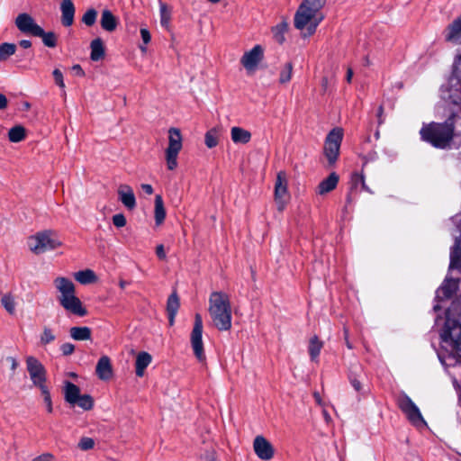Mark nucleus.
I'll use <instances>...</instances> for the list:
<instances>
[{
  "label": "nucleus",
  "instance_id": "1",
  "mask_svg": "<svg viewBox=\"0 0 461 461\" xmlns=\"http://www.w3.org/2000/svg\"><path fill=\"white\" fill-rule=\"evenodd\" d=\"M458 113H451L442 122L423 123L420 130V140L435 149H448L455 146Z\"/></svg>",
  "mask_w": 461,
  "mask_h": 461
},
{
  "label": "nucleus",
  "instance_id": "2",
  "mask_svg": "<svg viewBox=\"0 0 461 461\" xmlns=\"http://www.w3.org/2000/svg\"><path fill=\"white\" fill-rule=\"evenodd\" d=\"M209 313L215 328L220 331L231 329V305L223 292H212L209 298Z\"/></svg>",
  "mask_w": 461,
  "mask_h": 461
},
{
  "label": "nucleus",
  "instance_id": "3",
  "mask_svg": "<svg viewBox=\"0 0 461 461\" xmlns=\"http://www.w3.org/2000/svg\"><path fill=\"white\" fill-rule=\"evenodd\" d=\"M326 0H303L295 13L294 23L298 30L306 27L307 34L312 35L323 16H317L318 12L324 6Z\"/></svg>",
  "mask_w": 461,
  "mask_h": 461
},
{
  "label": "nucleus",
  "instance_id": "4",
  "mask_svg": "<svg viewBox=\"0 0 461 461\" xmlns=\"http://www.w3.org/2000/svg\"><path fill=\"white\" fill-rule=\"evenodd\" d=\"M54 285L60 293L58 301L66 311L79 317L87 315V310L83 306L80 299L76 296V287L70 279L59 276L54 280Z\"/></svg>",
  "mask_w": 461,
  "mask_h": 461
},
{
  "label": "nucleus",
  "instance_id": "5",
  "mask_svg": "<svg viewBox=\"0 0 461 461\" xmlns=\"http://www.w3.org/2000/svg\"><path fill=\"white\" fill-rule=\"evenodd\" d=\"M396 403L411 425L416 428L427 426V422L423 419L420 409L405 393H401L398 395Z\"/></svg>",
  "mask_w": 461,
  "mask_h": 461
},
{
  "label": "nucleus",
  "instance_id": "6",
  "mask_svg": "<svg viewBox=\"0 0 461 461\" xmlns=\"http://www.w3.org/2000/svg\"><path fill=\"white\" fill-rule=\"evenodd\" d=\"M440 337L443 342L449 344L452 350L461 357V323L457 320L447 317Z\"/></svg>",
  "mask_w": 461,
  "mask_h": 461
},
{
  "label": "nucleus",
  "instance_id": "7",
  "mask_svg": "<svg viewBox=\"0 0 461 461\" xmlns=\"http://www.w3.org/2000/svg\"><path fill=\"white\" fill-rule=\"evenodd\" d=\"M54 232L51 230H44L36 233V235L30 237L29 247L30 249L39 255L46 252L47 250L55 249L61 246V242L53 238Z\"/></svg>",
  "mask_w": 461,
  "mask_h": 461
},
{
  "label": "nucleus",
  "instance_id": "8",
  "mask_svg": "<svg viewBox=\"0 0 461 461\" xmlns=\"http://www.w3.org/2000/svg\"><path fill=\"white\" fill-rule=\"evenodd\" d=\"M168 146L166 149V160L168 170H174L177 167V156L182 149V135L177 128H170L168 131Z\"/></svg>",
  "mask_w": 461,
  "mask_h": 461
},
{
  "label": "nucleus",
  "instance_id": "9",
  "mask_svg": "<svg viewBox=\"0 0 461 461\" xmlns=\"http://www.w3.org/2000/svg\"><path fill=\"white\" fill-rule=\"evenodd\" d=\"M342 139L343 131L340 128L332 129L326 137L324 154L330 166H333L339 158Z\"/></svg>",
  "mask_w": 461,
  "mask_h": 461
},
{
  "label": "nucleus",
  "instance_id": "10",
  "mask_svg": "<svg viewBox=\"0 0 461 461\" xmlns=\"http://www.w3.org/2000/svg\"><path fill=\"white\" fill-rule=\"evenodd\" d=\"M202 335H203V320H202V316L199 313H196L194 316V328L191 332V345H192V348L194 350V356L200 362H203L205 360Z\"/></svg>",
  "mask_w": 461,
  "mask_h": 461
},
{
  "label": "nucleus",
  "instance_id": "11",
  "mask_svg": "<svg viewBox=\"0 0 461 461\" xmlns=\"http://www.w3.org/2000/svg\"><path fill=\"white\" fill-rule=\"evenodd\" d=\"M26 367L32 384L41 388L45 386L47 372L44 366L35 357L30 356L26 358Z\"/></svg>",
  "mask_w": 461,
  "mask_h": 461
},
{
  "label": "nucleus",
  "instance_id": "12",
  "mask_svg": "<svg viewBox=\"0 0 461 461\" xmlns=\"http://www.w3.org/2000/svg\"><path fill=\"white\" fill-rule=\"evenodd\" d=\"M288 180L285 171H279L276 175L275 183V200L277 203L279 211H283L285 207L284 198L288 195Z\"/></svg>",
  "mask_w": 461,
  "mask_h": 461
},
{
  "label": "nucleus",
  "instance_id": "13",
  "mask_svg": "<svg viewBox=\"0 0 461 461\" xmlns=\"http://www.w3.org/2000/svg\"><path fill=\"white\" fill-rule=\"evenodd\" d=\"M264 58V50L260 45L254 46L244 53L240 63L247 70H254Z\"/></svg>",
  "mask_w": 461,
  "mask_h": 461
},
{
  "label": "nucleus",
  "instance_id": "14",
  "mask_svg": "<svg viewBox=\"0 0 461 461\" xmlns=\"http://www.w3.org/2000/svg\"><path fill=\"white\" fill-rule=\"evenodd\" d=\"M15 25L20 32L32 36H35L41 28L34 19L26 13L18 14L15 19Z\"/></svg>",
  "mask_w": 461,
  "mask_h": 461
},
{
  "label": "nucleus",
  "instance_id": "15",
  "mask_svg": "<svg viewBox=\"0 0 461 461\" xmlns=\"http://www.w3.org/2000/svg\"><path fill=\"white\" fill-rule=\"evenodd\" d=\"M256 455L261 460H269L274 456L275 449L272 444L263 436H257L253 442Z\"/></svg>",
  "mask_w": 461,
  "mask_h": 461
},
{
  "label": "nucleus",
  "instance_id": "16",
  "mask_svg": "<svg viewBox=\"0 0 461 461\" xmlns=\"http://www.w3.org/2000/svg\"><path fill=\"white\" fill-rule=\"evenodd\" d=\"M363 367L360 364H352L348 369V379L358 393H363V384L361 378L363 376Z\"/></svg>",
  "mask_w": 461,
  "mask_h": 461
},
{
  "label": "nucleus",
  "instance_id": "17",
  "mask_svg": "<svg viewBox=\"0 0 461 461\" xmlns=\"http://www.w3.org/2000/svg\"><path fill=\"white\" fill-rule=\"evenodd\" d=\"M118 196L121 203L130 211L136 207V198L132 188L128 185H121L118 188Z\"/></svg>",
  "mask_w": 461,
  "mask_h": 461
},
{
  "label": "nucleus",
  "instance_id": "18",
  "mask_svg": "<svg viewBox=\"0 0 461 461\" xmlns=\"http://www.w3.org/2000/svg\"><path fill=\"white\" fill-rule=\"evenodd\" d=\"M61 24L69 27L74 23L76 8L71 0H62L60 4Z\"/></svg>",
  "mask_w": 461,
  "mask_h": 461
},
{
  "label": "nucleus",
  "instance_id": "19",
  "mask_svg": "<svg viewBox=\"0 0 461 461\" xmlns=\"http://www.w3.org/2000/svg\"><path fill=\"white\" fill-rule=\"evenodd\" d=\"M457 281L450 278L446 279L437 290V298L440 301L450 299L457 290Z\"/></svg>",
  "mask_w": 461,
  "mask_h": 461
},
{
  "label": "nucleus",
  "instance_id": "20",
  "mask_svg": "<svg viewBox=\"0 0 461 461\" xmlns=\"http://www.w3.org/2000/svg\"><path fill=\"white\" fill-rule=\"evenodd\" d=\"M95 373L97 376L104 381H106L112 377L113 367L111 360L107 356H103L99 358L95 367Z\"/></svg>",
  "mask_w": 461,
  "mask_h": 461
},
{
  "label": "nucleus",
  "instance_id": "21",
  "mask_svg": "<svg viewBox=\"0 0 461 461\" xmlns=\"http://www.w3.org/2000/svg\"><path fill=\"white\" fill-rule=\"evenodd\" d=\"M445 39L447 41L458 44L461 38V15L455 19L446 29Z\"/></svg>",
  "mask_w": 461,
  "mask_h": 461
},
{
  "label": "nucleus",
  "instance_id": "22",
  "mask_svg": "<svg viewBox=\"0 0 461 461\" xmlns=\"http://www.w3.org/2000/svg\"><path fill=\"white\" fill-rule=\"evenodd\" d=\"M339 177L336 172H331L328 177L321 181L317 187V193L323 195L334 190L339 183Z\"/></svg>",
  "mask_w": 461,
  "mask_h": 461
},
{
  "label": "nucleus",
  "instance_id": "23",
  "mask_svg": "<svg viewBox=\"0 0 461 461\" xmlns=\"http://www.w3.org/2000/svg\"><path fill=\"white\" fill-rule=\"evenodd\" d=\"M180 307L179 297L176 292H173L167 298V312L168 317V323L173 326L175 323V318Z\"/></svg>",
  "mask_w": 461,
  "mask_h": 461
},
{
  "label": "nucleus",
  "instance_id": "24",
  "mask_svg": "<svg viewBox=\"0 0 461 461\" xmlns=\"http://www.w3.org/2000/svg\"><path fill=\"white\" fill-rule=\"evenodd\" d=\"M118 23L119 22L117 17L110 10H103L100 24L104 31L109 32H114L118 26Z\"/></svg>",
  "mask_w": 461,
  "mask_h": 461
},
{
  "label": "nucleus",
  "instance_id": "25",
  "mask_svg": "<svg viewBox=\"0 0 461 461\" xmlns=\"http://www.w3.org/2000/svg\"><path fill=\"white\" fill-rule=\"evenodd\" d=\"M63 392L65 401L70 405L75 406L77 398L80 396V388L69 381H65Z\"/></svg>",
  "mask_w": 461,
  "mask_h": 461
},
{
  "label": "nucleus",
  "instance_id": "26",
  "mask_svg": "<svg viewBox=\"0 0 461 461\" xmlns=\"http://www.w3.org/2000/svg\"><path fill=\"white\" fill-rule=\"evenodd\" d=\"M152 357L149 353L142 351L140 352L136 357L135 362V373L138 377H142L145 373V369L151 363Z\"/></svg>",
  "mask_w": 461,
  "mask_h": 461
},
{
  "label": "nucleus",
  "instance_id": "27",
  "mask_svg": "<svg viewBox=\"0 0 461 461\" xmlns=\"http://www.w3.org/2000/svg\"><path fill=\"white\" fill-rule=\"evenodd\" d=\"M90 59L93 61L102 60L105 56V48L101 38L93 40L90 43Z\"/></svg>",
  "mask_w": 461,
  "mask_h": 461
},
{
  "label": "nucleus",
  "instance_id": "28",
  "mask_svg": "<svg viewBox=\"0 0 461 461\" xmlns=\"http://www.w3.org/2000/svg\"><path fill=\"white\" fill-rule=\"evenodd\" d=\"M230 135L234 143L247 144L251 140V133L240 127H232Z\"/></svg>",
  "mask_w": 461,
  "mask_h": 461
},
{
  "label": "nucleus",
  "instance_id": "29",
  "mask_svg": "<svg viewBox=\"0 0 461 461\" xmlns=\"http://www.w3.org/2000/svg\"><path fill=\"white\" fill-rule=\"evenodd\" d=\"M323 348V342L317 335L312 336L309 340L308 352L312 361L316 362Z\"/></svg>",
  "mask_w": 461,
  "mask_h": 461
},
{
  "label": "nucleus",
  "instance_id": "30",
  "mask_svg": "<svg viewBox=\"0 0 461 461\" xmlns=\"http://www.w3.org/2000/svg\"><path fill=\"white\" fill-rule=\"evenodd\" d=\"M70 337L75 340H88L91 339L92 330L90 328L84 327H72L69 330Z\"/></svg>",
  "mask_w": 461,
  "mask_h": 461
},
{
  "label": "nucleus",
  "instance_id": "31",
  "mask_svg": "<svg viewBox=\"0 0 461 461\" xmlns=\"http://www.w3.org/2000/svg\"><path fill=\"white\" fill-rule=\"evenodd\" d=\"M155 222L157 225H160L163 223L166 218V209L164 206V202L162 196L160 194H157L155 197Z\"/></svg>",
  "mask_w": 461,
  "mask_h": 461
},
{
  "label": "nucleus",
  "instance_id": "32",
  "mask_svg": "<svg viewBox=\"0 0 461 461\" xmlns=\"http://www.w3.org/2000/svg\"><path fill=\"white\" fill-rule=\"evenodd\" d=\"M34 37H40L48 48H55L58 44V36L54 32H45L41 27Z\"/></svg>",
  "mask_w": 461,
  "mask_h": 461
},
{
  "label": "nucleus",
  "instance_id": "33",
  "mask_svg": "<svg viewBox=\"0 0 461 461\" xmlns=\"http://www.w3.org/2000/svg\"><path fill=\"white\" fill-rule=\"evenodd\" d=\"M75 279L82 285H87L95 282L97 277L93 270L86 269L77 272Z\"/></svg>",
  "mask_w": 461,
  "mask_h": 461
},
{
  "label": "nucleus",
  "instance_id": "34",
  "mask_svg": "<svg viewBox=\"0 0 461 461\" xmlns=\"http://www.w3.org/2000/svg\"><path fill=\"white\" fill-rule=\"evenodd\" d=\"M287 31L288 23L285 21H283L273 27L272 32L275 41L279 44H283L285 41V34Z\"/></svg>",
  "mask_w": 461,
  "mask_h": 461
},
{
  "label": "nucleus",
  "instance_id": "35",
  "mask_svg": "<svg viewBox=\"0 0 461 461\" xmlns=\"http://www.w3.org/2000/svg\"><path fill=\"white\" fill-rule=\"evenodd\" d=\"M26 137L24 127L16 125L9 130L8 138L11 142H20Z\"/></svg>",
  "mask_w": 461,
  "mask_h": 461
},
{
  "label": "nucleus",
  "instance_id": "36",
  "mask_svg": "<svg viewBox=\"0 0 461 461\" xmlns=\"http://www.w3.org/2000/svg\"><path fill=\"white\" fill-rule=\"evenodd\" d=\"M219 142V131L216 128H212L206 131L204 135V143L207 148L212 149L218 145Z\"/></svg>",
  "mask_w": 461,
  "mask_h": 461
},
{
  "label": "nucleus",
  "instance_id": "37",
  "mask_svg": "<svg viewBox=\"0 0 461 461\" xmlns=\"http://www.w3.org/2000/svg\"><path fill=\"white\" fill-rule=\"evenodd\" d=\"M14 43L4 42L0 44V61H5L16 51Z\"/></svg>",
  "mask_w": 461,
  "mask_h": 461
},
{
  "label": "nucleus",
  "instance_id": "38",
  "mask_svg": "<svg viewBox=\"0 0 461 461\" xmlns=\"http://www.w3.org/2000/svg\"><path fill=\"white\" fill-rule=\"evenodd\" d=\"M293 63L292 62H286L283 68L280 71L279 75V83L280 84H286L288 83L292 78L293 74Z\"/></svg>",
  "mask_w": 461,
  "mask_h": 461
},
{
  "label": "nucleus",
  "instance_id": "39",
  "mask_svg": "<svg viewBox=\"0 0 461 461\" xmlns=\"http://www.w3.org/2000/svg\"><path fill=\"white\" fill-rule=\"evenodd\" d=\"M76 405L79 406L84 411H90L94 407V399L90 394H80Z\"/></svg>",
  "mask_w": 461,
  "mask_h": 461
},
{
  "label": "nucleus",
  "instance_id": "40",
  "mask_svg": "<svg viewBox=\"0 0 461 461\" xmlns=\"http://www.w3.org/2000/svg\"><path fill=\"white\" fill-rule=\"evenodd\" d=\"M160 23L163 27H167L171 19V10L165 3H160Z\"/></svg>",
  "mask_w": 461,
  "mask_h": 461
},
{
  "label": "nucleus",
  "instance_id": "41",
  "mask_svg": "<svg viewBox=\"0 0 461 461\" xmlns=\"http://www.w3.org/2000/svg\"><path fill=\"white\" fill-rule=\"evenodd\" d=\"M97 18V11L94 8H89L82 16V23H84L86 26H93Z\"/></svg>",
  "mask_w": 461,
  "mask_h": 461
},
{
  "label": "nucleus",
  "instance_id": "42",
  "mask_svg": "<svg viewBox=\"0 0 461 461\" xmlns=\"http://www.w3.org/2000/svg\"><path fill=\"white\" fill-rule=\"evenodd\" d=\"M39 389L41 390V395L43 396V401H44V403L46 404L47 411L49 413H51L53 411V407H52V401H51V396H50L49 388L47 387V385H45V386H41Z\"/></svg>",
  "mask_w": 461,
  "mask_h": 461
},
{
  "label": "nucleus",
  "instance_id": "43",
  "mask_svg": "<svg viewBox=\"0 0 461 461\" xmlns=\"http://www.w3.org/2000/svg\"><path fill=\"white\" fill-rule=\"evenodd\" d=\"M56 339V336L53 334V331L49 327H44L42 334L41 335V343L42 345H47L53 342Z\"/></svg>",
  "mask_w": 461,
  "mask_h": 461
},
{
  "label": "nucleus",
  "instance_id": "44",
  "mask_svg": "<svg viewBox=\"0 0 461 461\" xmlns=\"http://www.w3.org/2000/svg\"><path fill=\"white\" fill-rule=\"evenodd\" d=\"M364 178H365V176L362 173L361 174L357 173V172L353 173L351 175L349 189L357 192V187L359 185H361V182H363Z\"/></svg>",
  "mask_w": 461,
  "mask_h": 461
},
{
  "label": "nucleus",
  "instance_id": "45",
  "mask_svg": "<svg viewBox=\"0 0 461 461\" xmlns=\"http://www.w3.org/2000/svg\"><path fill=\"white\" fill-rule=\"evenodd\" d=\"M1 303L9 313H14V302L11 295H8V294L4 295L1 299Z\"/></svg>",
  "mask_w": 461,
  "mask_h": 461
},
{
  "label": "nucleus",
  "instance_id": "46",
  "mask_svg": "<svg viewBox=\"0 0 461 461\" xmlns=\"http://www.w3.org/2000/svg\"><path fill=\"white\" fill-rule=\"evenodd\" d=\"M95 446V440L91 438H82L78 443V447L82 450H89Z\"/></svg>",
  "mask_w": 461,
  "mask_h": 461
},
{
  "label": "nucleus",
  "instance_id": "47",
  "mask_svg": "<svg viewBox=\"0 0 461 461\" xmlns=\"http://www.w3.org/2000/svg\"><path fill=\"white\" fill-rule=\"evenodd\" d=\"M113 223L117 228H122L126 225L127 221L122 213H117L113 216Z\"/></svg>",
  "mask_w": 461,
  "mask_h": 461
},
{
  "label": "nucleus",
  "instance_id": "48",
  "mask_svg": "<svg viewBox=\"0 0 461 461\" xmlns=\"http://www.w3.org/2000/svg\"><path fill=\"white\" fill-rule=\"evenodd\" d=\"M52 75H53V77H54V80H55V83L61 88H64L65 87V84H64V80H63V74L62 72L58 69V68H55L52 72Z\"/></svg>",
  "mask_w": 461,
  "mask_h": 461
},
{
  "label": "nucleus",
  "instance_id": "49",
  "mask_svg": "<svg viewBox=\"0 0 461 461\" xmlns=\"http://www.w3.org/2000/svg\"><path fill=\"white\" fill-rule=\"evenodd\" d=\"M60 350L64 356H70L75 351V346L72 343L67 342L60 346Z\"/></svg>",
  "mask_w": 461,
  "mask_h": 461
},
{
  "label": "nucleus",
  "instance_id": "50",
  "mask_svg": "<svg viewBox=\"0 0 461 461\" xmlns=\"http://www.w3.org/2000/svg\"><path fill=\"white\" fill-rule=\"evenodd\" d=\"M376 158H377V153L374 150L368 152L365 156H362V159H363V167H364L367 164V162L374 161Z\"/></svg>",
  "mask_w": 461,
  "mask_h": 461
},
{
  "label": "nucleus",
  "instance_id": "51",
  "mask_svg": "<svg viewBox=\"0 0 461 461\" xmlns=\"http://www.w3.org/2000/svg\"><path fill=\"white\" fill-rule=\"evenodd\" d=\"M357 193V191L349 189V191L347 194V197H346V205H345L346 209L348 208V206L351 205L355 202Z\"/></svg>",
  "mask_w": 461,
  "mask_h": 461
},
{
  "label": "nucleus",
  "instance_id": "52",
  "mask_svg": "<svg viewBox=\"0 0 461 461\" xmlns=\"http://www.w3.org/2000/svg\"><path fill=\"white\" fill-rule=\"evenodd\" d=\"M140 36H141L142 41L145 45H147L148 43L150 42L151 35L148 29L141 28L140 29Z\"/></svg>",
  "mask_w": 461,
  "mask_h": 461
},
{
  "label": "nucleus",
  "instance_id": "53",
  "mask_svg": "<svg viewBox=\"0 0 461 461\" xmlns=\"http://www.w3.org/2000/svg\"><path fill=\"white\" fill-rule=\"evenodd\" d=\"M156 255L161 260L166 259L167 256H166L164 246L162 244L157 246Z\"/></svg>",
  "mask_w": 461,
  "mask_h": 461
},
{
  "label": "nucleus",
  "instance_id": "54",
  "mask_svg": "<svg viewBox=\"0 0 461 461\" xmlns=\"http://www.w3.org/2000/svg\"><path fill=\"white\" fill-rule=\"evenodd\" d=\"M72 71L75 73L76 76L83 77H85V71L83 70L82 67L79 64H76L72 67Z\"/></svg>",
  "mask_w": 461,
  "mask_h": 461
},
{
  "label": "nucleus",
  "instance_id": "55",
  "mask_svg": "<svg viewBox=\"0 0 461 461\" xmlns=\"http://www.w3.org/2000/svg\"><path fill=\"white\" fill-rule=\"evenodd\" d=\"M343 333H344V339H345V343H346V346L348 347V348L349 349H352L353 348V345L351 344V342L349 341V338H348V335H349V332H348V329L344 327L343 329Z\"/></svg>",
  "mask_w": 461,
  "mask_h": 461
},
{
  "label": "nucleus",
  "instance_id": "56",
  "mask_svg": "<svg viewBox=\"0 0 461 461\" xmlns=\"http://www.w3.org/2000/svg\"><path fill=\"white\" fill-rule=\"evenodd\" d=\"M384 106L381 104L378 109H377V113H376V116H377V122H378V125H381L384 123Z\"/></svg>",
  "mask_w": 461,
  "mask_h": 461
},
{
  "label": "nucleus",
  "instance_id": "57",
  "mask_svg": "<svg viewBox=\"0 0 461 461\" xmlns=\"http://www.w3.org/2000/svg\"><path fill=\"white\" fill-rule=\"evenodd\" d=\"M140 188L147 194H152L154 192L152 185L149 184H141Z\"/></svg>",
  "mask_w": 461,
  "mask_h": 461
},
{
  "label": "nucleus",
  "instance_id": "58",
  "mask_svg": "<svg viewBox=\"0 0 461 461\" xmlns=\"http://www.w3.org/2000/svg\"><path fill=\"white\" fill-rule=\"evenodd\" d=\"M52 458V455L50 453H44L35 458L32 461H48V459Z\"/></svg>",
  "mask_w": 461,
  "mask_h": 461
},
{
  "label": "nucleus",
  "instance_id": "59",
  "mask_svg": "<svg viewBox=\"0 0 461 461\" xmlns=\"http://www.w3.org/2000/svg\"><path fill=\"white\" fill-rule=\"evenodd\" d=\"M7 98L5 95L0 94V110L6 108L7 106Z\"/></svg>",
  "mask_w": 461,
  "mask_h": 461
},
{
  "label": "nucleus",
  "instance_id": "60",
  "mask_svg": "<svg viewBox=\"0 0 461 461\" xmlns=\"http://www.w3.org/2000/svg\"><path fill=\"white\" fill-rule=\"evenodd\" d=\"M19 45L23 49H29L32 47V41L29 40H22L19 41Z\"/></svg>",
  "mask_w": 461,
  "mask_h": 461
},
{
  "label": "nucleus",
  "instance_id": "61",
  "mask_svg": "<svg viewBox=\"0 0 461 461\" xmlns=\"http://www.w3.org/2000/svg\"><path fill=\"white\" fill-rule=\"evenodd\" d=\"M360 185H361L363 190H365V191H366V192H368L370 194H373L372 190L366 185L365 178L363 179V182H361Z\"/></svg>",
  "mask_w": 461,
  "mask_h": 461
},
{
  "label": "nucleus",
  "instance_id": "62",
  "mask_svg": "<svg viewBox=\"0 0 461 461\" xmlns=\"http://www.w3.org/2000/svg\"><path fill=\"white\" fill-rule=\"evenodd\" d=\"M353 76V71L351 68H348L347 71V81L350 82Z\"/></svg>",
  "mask_w": 461,
  "mask_h": 461
},
{
  "label": "nucleus",
  "instance_id": "63",
  "mask_svg": "<svg viewBox=\"0 0 461 461\" xmlns=\"http://www.w3.org/2000/svg\"><path fill=\"white\" fill-rule=\"evenodd\" d=\"M119 285H120L121 288L124 289L125 286L128 285V283L126 281H124V280H121Z\"/></svg>",
  "mask_w": 461,
  "mask_h": 461
},
{
  "label": "nucleus",
  "instance_id": "64",
  "mask_svg": "<svg viewBox=\"0 0 461 461\" xmlns=\"http://www.w3.org/2000/svg\"><path fill=\"white\" fill-rule=\"evenodd\" d=\"M364 65H365V66H369V65H370V60H369V59H368V57H367V56H366V57L364 58Z\"/></svg>",
  "mask_w": 461,
  "mask_h": 461
}]
</instances>
